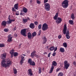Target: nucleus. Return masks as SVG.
<instances>
[{
	"label": "nucleus",
	"instance_id": "1",
	"mask_svg": "<svg viewBox=\"0 0 76 76\" xmlns=\"http://www.w3.org/2000/svg\"><path fill=\"white\" fill-rule=\"evenodd\" d=\"M6 54L5 53H4L3 54L1 55V58L3 59L1 62V65L3 67H9L10 66L11 64V61H7V63H6Z\"/></svg>",
	"mask_w": 76,
	"mask_h": 76
},
{
	"label": "nucleus",
	"instance_id": "2",
	"mask_svg": "<svg viewBox=\"0 0 76 76\" xmlns=\"http://www.w3.org/2000/svg\"><path fill=\"white\" fill-rule=\"evenodd\" d=\"M66 31H67L66 32ZM63 31L64 34H66V38H67V39H69V38H70L69 30H67V26H66V24L64 25Z\"/></svg>",
	"mask_w": 76,
	"mask_h": 76
},
{
	"label": "nucleus",
	"instance_id": "3",
	"mask_svg": "<svg viewBox=\"0 0 76 76\" xmlns=\"http://www.w3.org/2000/svg\"><path fill=\"white\" fill-rule=\"evenodd\" d=\"M69 1L68 0H65L62 3V6L63 8L66 9L69 6Z\"/></svg>",
	"mask_w": 76,
	"mask_h": 76
},
{
	"label": "nucleus",
	"instance_id": "4",
	"mask_svg": "<svg viewBox=\"0 0 76 76\" xmlns=\"http://www.w3.org/2000/svg\"><path fill=\"white\" fill-rule=\"evenodd\" d=\"M52 65L51 66V67L49 72L50 73H51L52 72H53V70H54V66H57V63H56V61H54L52 62Z\"/></svg>",
	"mask_w": 76,
	"mask_h": 76
},
{
	"label": "nucleus",
	"instance_id": "5",
	"mask_svg": "<svg viewBox=\"0 0 76 76\" xmlns=\"http://www.w3.org/2000/svg\"><path fill=\"white\" fill-rule=\"evenodd\" d=\"M45 9L47 11H49L50 10V5L49 4L46 3L45 4Z\"/></svg>",
	"mask_w": 76,
	"mask_h": 76
},
{
	"label": "nucleus",
	"instance_id": "6",
	"mask_svg": "<svg viewBox=\"0 0 76 76\" xmlns=\"http://www.w3.org/2000/svg\"><path fill=\"white\" fill-rule=\"evenodd\" d=\"M48 28V25L46 23L43 24L42 29L43 31H47Z\"/></svg>",
	"mask_w": 76,
	"mask_h": 76
},
{
	"label": "nucleus",
	"instance_id": "7",
	"mask_svg": "<svg viewBox=\"0 0 76 76\" xmlns=\"http://www.w3.org/2000/svg\"><path fill=\"white\" fill-rule=\"evenodd\" d=\"M26 29L24 28L23 29H22L21 31L20 34L23 35L24 37H26Z\"/></svg>",
	"mask_w": 76,
	"mask_h": 76
},
{
	"label": "nucleus",
	"instance_id": "8",
	"mask_svg": "<svg viewBox=\"0 0 76 76\" xmlns=\"http://www.w3.org/2000/svg\"><path fill=\"white\" fill-rule=\"evenodd\" d=\"M26 55L24 54H22L21 56V61H20V63H21V64H22L23 63V61L25 60V57H25Z\"/></svg>",
	"mask_w": 76,
	"mask_h": 76
},
{
	"label": "nucleus",
	"instance_id": "9",
	"mask_svg": "<svg viewBox=\"0 0 76 76\" xmlns=\"http://www.w3.org/2000/svg\"><path fill=\"white\" fill-rule=\"evenodd\" d=\"M55 20H56V22L57 23V24H59V23H60L62 21V19L60 17H58L57 19Z\"/></svg>",
	"mask_w": 76,
	"mask_h": 76
},
{
	"label": "nucleus",
	"instance_id": "10",
	"mask_svg": "<svg viewBox=\"0 0 76 76\" xmlns=\"http://www.w3.org/2000/svg\"><path fill=\"white\" fill-rule=\"evenodd\" d=\"M12 35L11 34H10L8 36V39L7 40L8 42H12V37H11L10 36Z\"/></svg>",
	"mask_w": 76,
	"mask_h": 76
},
{
	"label": "nucleus",
	"instance_id": "11",
	"mask_svg": "<svg viewBox=\"0 0 76 76\" xmlns=\"http://www.w3.org/2000/svg\"><path fill=\"white\" fill-rule=\"evenodd\" d=\"M7 24V22L6 20L3 21L1 23V25L2 26L5 27L6 26Z\"/></svg>",
	"mask_w": 76,
	"mask_h": 76
},
{
	"label": "nucleus",
	"instance_id": "12",
	"mask_svg": "<svg viewBox=\"0 0 76 76\" xmlns=\"http://www.w3.org/2000/svg\"><path fill=\"white\" fill-rule=\"evenodd\" d=\"M28 74L30 76L33 75V73L32 72V69H29L28 70Z\"/></svg>",
	"mask_w": 76,
	"mask_h": 76
},
{
	"label": "nucleus",
	"instance_id": "13",
	"mask_svg": "<svg viewBox=\"0 0 76 76\" xmlns=\"http://www.w3.org/2000/svg\"><path fill=\"white\" fill-rule=\"evenodd\" d=\"M29 26L30 28L34 29L35 28V25L34 23H32L30 24Z\"/></svg>",
	"mask_w": 76,
	"mask_h": 76
},
{
	"label": "nucleus",
	"instance_id": "14",
	"mask_svg": "<svg viewBox=\"0 0 76 76\" xmlns=\"http://www.w3.org/2000/svg\"><path fill=\"white\" fill-rule=\"evenodd\" d=\"M43 43L42 44H46V42L47 41V39L45 37L43 39Z\"/></svg>",
	"mask_w": 76,
	"mask_h": 76
},
{
	"label": "nucleus",
	"instance_id": "15",
	"mask_svg": "<svg viewBox=\"0 0 76 76\" xmlns=\"http://www.w3.org/2000/svg\"><path fill=\"white\" fill-rule=\"evenodd\" d=\"M28 39H31V38H32V34L30 32H28Z\"/></svg>",
	"mask_w": 76,
	"mask_h": 76
},
{
	"label": "nucleus",
	"instance_id": "16",
	"mask_svg": "<svg viewBox=\"0 0 76 76\" xmlns=\"http://www.w3.org/2000/svg\"><path fill=\"white\" fill-rule=\"evenodd\" d=\"M64 67L66 69H67L69 68V67L70 66V64L68 63L67 64H65L64 65Z\"/></svg>",
	"mask_w": 76,
	"mask_h": 76
},
{
	"label": "nucleus",
	"instance_id": "17",
	"mask_svg": "<svg viewBox=\"0 0 76 76\" xmlns=\"http://www.w3.org/2000/svg\"><path fill=\"white\" fill-rule=\"evenodd\" d=\"M59 51L61 52V53H64L65 50L64 48H61L59 49Z\"/></svg>",
	"mask_w": 76,
	"mask_h": 76
},
{
	"label": "nucleus",
	"instance_id": "18",
	"mask_svg": "<svg viewBox=\"0 0 76 76\" xmlns=\"http://www.w3.org/2000/svg\"><path fill=\"white\" fill-rule=\"evenodd\" d=\"M58 12L56 14L55 16L53 17L54 19V20H56L58 18Z\"/></svg>",
	"mask_w": 76,
	"mask_h": 76
},
{
	"label": "nucleus",
	"instance_id": "19",
	"mask_svg": "<svg viewBox=\"0 0 76 76\" xmlns=\"http://www.w3.org/2000/svg\"><path fill=\"white\" fill-rule=\"evenodd\" d=\"M23 11L24 13H27V12H28V9L27 8H26L25 7H24L23 9Z\"/></svg>",
	"mask_w": 76,
	"mask_h": 76
},
{
	"label": "nucleus",
	"instance_id": "20",
	"mask_svg": "<svg viewBox=\"0 0 76 76\" xmlns=\"http://www.w3.org/2000/svg\"><path fill=\"white\" fill-rule=\"evenodd\" d=\"M18 4H16L14 5V7L16 10H18V8H19V7H18Z\"/></svg>",
	"mask_w": 76,
	"mask_h": 76
},
{
	"label": "nucleus",
	"instance_id": "21",
	"mask_svg": "<svg viewBox=\"0 0 76 76\" xmlns=\"http://www.w3.org/2000/svg\"><path fill=\"white\" fill-rule=\"evenodd\" d=\"M8 19L9 20H7V24H8V25H10V23H12L11 22V21L10 20V19L9 18Z\"/></svg>",
	"mask_w": 76,
	"mask_h": 76
},
{
	"label": "nucleus",
	"instance_id": "22",
	"mask_svg": "<svg viewBox=\"0 0 76 76\" xmlns=\"http://www.w3.org/2000/svg\"><path fill=\"white\" fill-rule=\"evenodd\" d=\"M13 70L14 74H17V73H18V71H17L16 69L15 68H13Z\"/></svg>",
	"mask_w": 76,
	"mask_h": 76
},
{
	"label": "nucleus",
	"instance_id": "23",
	"mask_svg": "<svg viewBox=\"0 0 76 76\" xmlns=\"http://www.w3.org/2000/svg\"><path fill=\"white\" fill-rule=\"evenodd\" d=\"M55 49V47L54 46H52L49 48V50L50 51H53Z\"/></svg>",
	"mask_w": 76,
	"mask_h": 76
},
{
	"label": "nucleus",
	"instance_id": "24",
	"mask_svg": "<svg viewBox=\"0 0 76 76\" xmlns=\"http://www.w3.org/2000/svg\"><path fill=\"white\" fill-rule=\"evenodd\" d=\"M30 64V65H31V66L35 65V62L34 61H32Z\"/></svg>",
	"mask_w": 76,
	"mask_h": 76
},
{
	"label": "nucleus",
	"instance_id": "25",
	"mask_svg": "<svg viewBox=\"0 0 76 76\" xmlns=\"http://www.w3.org/2000/svg\"><path fill=\"white\" fill-rule=\"evenodd\" d=\"M37 35V33L35 31L34 32L32 33V36L33 37H35Z\"/></svg>",
	"mask_w": 76,
	"mask_h": 76
},
{
	"label": "nucleus",
	"instance_id": "26",
	"mask_svg": "<svg viewBox=\"0 0 76 76\" xmlns=\"http://www.w3.org/2000/svg\"><path fill=\"white\" fill-rule=\"evenodd\" d=\"M63 46L65 47V48H66L67 47V45L66 42H64L63 43Z\"/></svg>",
	"mask_w": 76,
	"mask_h": 76
},
{
	"label": "nucleus",
	"instance_id": "27",
	"mask_svg": "<svg viewBox=\"0 0 76 76\" xmlns=\"http://www.w3.org/2000/svg\"><path fill=\"white\" fill-rule=\"evenodd\" d=\"M71 18L72 19V20H74L75 19V15H74V14L73 13L72 14L71 16Z\"/></svg>",
	"mask_w": 76,
	"mask_h": 76
},
{
	"label": "nucleus",
	"instance_id": "28",
	"mask_svg": "<svg viewBox=\"0 0 76 76\" xmlns=\"http://www.w3.org/2000/svg\"><path fill=\"white\" fill-rule=\"evenodd\" d=\"M13 54L14 57H16L18 56V53L17 52H14Z\"/></svg>",
	"mask_w": 76,
	"mask_h": 76
},
{
	"label": "nucleus",
	"instance_id": "29",
	"mask_svg": "<svg viewBox=\"0 0 76 76\" xmlns=\"http://www.w3.org/2000/svg\"><path fill=\"white\" fill-rule=\"evenodd\" d=\"M39 74H41V72H42V69L41 67L39 68Z\"/></svg>",
	"mask_w": 76,
	"mask_h": 76
},
{
	"label": "nucleus",
	"instance_id": "30",
	"mask_svg": "<svg viewBox=\"0 0 76 76\" xmlns=\"http://www.w3.org/2000/svg\"><path fill=\"white\" fill-rule=\"evenodd\" d=\"M69 23L70 25H73V20H69Z\"/></svg>",
	"mask_w": 76,
	"mask_h": 76
},
{
	"label": "nucleus",
	"instance_id": "31",
	"mask_svg": "<svg viewBox=\"0 0 76 76\" xmlns=\"http://www.w3.org/2000/svg\"><path fill=\"white\" fill-rule=\"evenodd\" d=\"M14 50L12 49V50H10V53L11 54H14Z\"/></svg>",
	"mask_w": 76,
	"mask_h": 76
},
{
	"label": "nucleus",
	"instance_id": "32",
	"mask_svg": "<svg viewBox=\"0 0 76 76\" xmlns=\"http://www.w3.org/2000/svg\"><path fill=\"white\" fill-rule=\"evenodd\" d=\"M63 72H60L58 75V76H63Z\"/></svg>",
	"mask_w": 76,
	"mask_h": 76
},
{
	"label": "nucleus",
	"instance_id": "33",
	"mask_svg": "<svg viewBox=\"0 0 76 76\" xmlns=\"http://www.w3.org/2000/svg\"><path fill=\"white\" fill-rule=\"evenodd\" d=\"M41 27H42V25H39L38 26V28L39 29H41Z\"/></svg>",
	"mask_w": 76,
	"mask_h": 76
},
{
	"label": "nucleus",
	"instance_id": "34",
	"mask_svg": "<svg viewBox=\"0 0 76 76\" xmlns=\"http://www.w3.org/2000/svg\"><path fill=\"white\" fill-rule=\"evenodd\" d=\"M32 62V59L31 58H29L28 61V63L29 64Z\"/></svg>",
	"mask_w": 76,
	"mask_h": 76
},
{
	"label": "nucleus",
	"instance_id": "35",
	"mask_svg": "<svg viewBox=\"0 0 76 76\" xmlns=\"http://www.w3.org/2000/svg\"><path fill=\"white\" fill-rule=\"evenodd\" d=\"M4 47V44H0V47Z\"/></svg>",
	"mask_w": 76,
	"mask_h": 76
},
{
	"label": "nucleus",
	"instance_id": "36",
	"mask_svg": "<svg viewBox=\"0 0 76 76\" xmlns=\"http://www.w3.org/2000/svg\"><path fill=\"white\" fill-rule=\"evenodd\" d=\"M23 20L25 23H26V22H27V19H23Z\"/></svg>",
	"mask_w": 76,
	"mask_h": 76
},
{
	"label": "nucleus",
	"instance_id": "37",
	"mask_svg": "<svg viewBox=\"0 0 76 76\" xmlns=\"http://www.w3.org/2000/svg\"><path fill=\"white\" fill-rule=\"evenodd\" d=\"M4 32H7L8 31H9V29L7 28H5L4 30Z\"/></svg>",
	"mask_w": 76,
	"mask_h": 76
},
{
	"label": "nucleus",
	"instance_id": "38",
	"mask_svg": "<svg viewBox=\"0 0 76 76\" xmlns=\"http://www.w3.org/2000/svg\"><path fill=\"white\" fill-rule=\"evenodd\" d=\"M36 1L37 3V4H41V2L40 1L38 0H37Z\"/></svg>",
	"mask_w": 76,
	"mask_h": 76
},
{
	"label": "nucleus",
	"instance_id": "39",
	"mask_svg": "<svg viewBox=\"0 0 76 76\" xmlns=\"http://www.w3.org/2000/svg\"><path fill=\"white\" fill-rule=\"evenodd\" d=\"M31 57H34L35 56V54L32 53L31 54Z\"/></svg>",
	"mask_w": 76,
	"mask_h": 76
},
{
	"label": "nucleus",
	"instance_id": "40",
	"mask_svg": "<svg viewBox=\"0 0 76 76\" xmlns=\"http://www.w3.org/2000/svg\"><path fill=\"white\" fill-rule=\"evenodd\" d=\"M52 55L53 57H54V56H55L56 55V53L55 52H54V51Z\"/></svg>",
	"mask_w": 76,
	"mask_h": 76
},
{
	"label": "nucleus",
	"instance_id": "41",
	"mask_svg": "<svg viewBox=\"0 0 76 76\" xmlns=\"http://www.w3.org/2000/svg\"><path fill=\"white\" fill-rule=\"evenodd\" d=\"M68 63V61H67V60L65 61H64V65L65 64H67Z\"/></svg>",
	"mask_w": 76,
	"mask_h": 76
},
{
	"label": "nucleus",
	"instance_id": "42",
	"mask_svg": "<svg viewBox=\"0 0 76 76\" xmlns=\"http://www.w3.org/2000/svg\"><path fill=\"white\" fill-rule=\"evenodd\" d=\"M73 65L75 66L76 67V61H74V62H73Z\"/></svg>",
	"mask_w": 76,
	"mask_h": 76
},
{
	"label": "nucleus",
	"instance_id": "43",
	"mask_svg": "<svg viewBox=\"0 0 76 76\" xmlns=\"http://www.w3.org/2000/svg\"><path fill=\"white\" fill-rule=\"evenodd\" d=\"M34 23L35 25H37L38 24V22L37 21H36L34 22Z\"/></svg>",
	"mask_w": 76,
	"mask_h": 76
},
{
	"label": "nucleus",
	"instance_id": "44",
	"mask_svg": "<svg viewBox=\"0 0 76 76\" xmlns=\"http://www.w3.org/2000/svg\"><path fill=\"white\" fill-rule=\"evenodd\" d=\"M41 30H40L39 32H38V35H41Z\"/></svg>",
	"mask_w": 76,
	"mask_h": 76
},
{
	"label": "nucleus",
	"instance_id": "45",
	"mask_svg": "<svg viewBox=\"0 0 76 76\" xmlns=\"http://www.w3.org/2000/svg\"><path fill=\"white\" fill-rule=\"evenodd\" d=\"M16 29H17V28H16V27H15V28H13L12 30L13 31H16Z\"/></svg>",
	"mask_w": 76,
	"mask_h": 76
},
{
	"label": "nucleus",
	"instance_id": "46",
	"mask_svg": "<svg viewBox=\"0 0 76 76\" xmlns=\"http://www.w3.org/2000/svg\"><path fill=\"white\" fill-rule=\"evenodd\" d=\"M57 50V47H56L55 48V49H54V52H56V51Z\"/></svg>",
	"mask_w": 76,
	"mask_h": 76
},
{
	"label": "nucleus",
	"instance_id": "47",
	"mask_svg": "<svg viewBox=\"0 0 76 76\" xmlns=\"http://www.w3.org/2000/svg\"><path fill=\"white\" fill-rule=\"evenodd\" d=\"M48 0H44V3H47L48 2Z\"/></svg>",
	"mask_w": 76,
	"mask_h": 76
},
{
	"label": "nucleus",
	"instance_id": "48",
	"mask_svg": "<svg viewBox=\"0 0 76 76\" xmlns=\"http://www.w3.org/2000/svg\"><path fill=\"white\" fill-rule=\"evenodd\" d=\"M61 38V35L60 34L58 36V38L59 39H60Z\"/></svg>",
	"mask_w": 76,
	"mask_h": 76
},
{
	"label": "nucleus",
	"instance_id": "49",
	"mask_svg": "<svg viewBox=\"0 0 76 76\" xmlns=\"http://www.w3.org/2000/svg\"><path fill=\"white\" fill-rule=\"evenodd\" d=\"M51 55V53H50L48 55V57H50V56Z\"/></svg>",
	"mask_w": 76,
	"mask_h": 76
},
{
	"label": "nucleus",
	"instance_id": "50",
	"mask_svg": "<svg viewBox=\"0 0 76 76\" xmlns=\"http://www.w3.org/2000/svg\"><path fill=\"white\" fill-rule=\"evenodd\" d=\"M10 20H11V23L12 22H14V21H15V20H12L10 19Z\"/></svg>",
	"mask_w": 76,
	"mask_h": 76
},
{
	"label": "nucleus",
	"instance_id": "51",
	"mask_svg": "<svg viewBox=\"0 0 76 76\" xmlns=\"http://www.w3.org/2000/svg\"><path fill=\"white\" fill-rule=\"evenodd\" d=\"M34 56H35L36 57H37V58H38V55H37L35 54Z\"/></svg>",
	"mask_w": 76,
	"mask_h": 76
},
{
	"label": "nucleus",
	"instance_id": "52",
	"mask_svg": "<svg viewBox=\"0 0 76 76\" xmlns=\"http://www.w3.org/2000/svg\"><path fill=\"white\" fill-rule=\"evenodd\" d=\"M12 11H13V12H16V10H15V9H14V8L13 7L12 8Z\"/></svg>",
	"mask_w": 76,
	"mask_h": 76
},
{
	"label": "nucleus",
	"instance_id": "53",
	"mask_svg": "<svg viewBox=\"0 0 76 76\" xmlns=\"http://www.w3.org/2000/svg\"><path fill=\"white\" fill-rule=\"evenodd\" d=\"M35 53H36V51L35 50H34V51L32 52V53H33V54H34Z\"/></svg>",
	"mask_w": 76,
	"mask_h": 76
},
{
	"label": "nucleus",
	"instance_id": "54",
	"mask_svg": "<svg viewBox=\"0 0 76 76\" xmlns=\"http://www.w3.org/2000/svg\"><path fill=\"white\" fill-rule=\"evenodd\" d=\"M15 14V15H17V16H18V15H19V13H16Z\"/></svg>",
	"mask_w": 76,
	"mask_h": 76
},
{
	"label": "nucleus",
	"instance_id": "55",
	"mask_svg": "<svg viewBox=\"0 0 76 76\" xmlns=\"http://www.w3.org/2000/svg\"><path fill=\"white\" fill-rule=\"evenodd\" d=\"M59 70H60V69H56V72H58V71H59Z\"/></svg>",
	"mask_w": 76,
	"mask_h": 76
},
{
	"label": "nucleus",
	"instance_id": "56",
	"mask_svg": "<svg viewBox=\"0 0 76 76\" xmlns=\"http://www.w3.org/2000/svg\"><path fill=\"white\" fill-rule=\"evenodd\" d=\"M11 58H12V57H13V54H11Z\"/></svg>",
	"mask_w": 76,
	"mask_h": 76
},
{
	"label": "nucleus",
	"instance_id": "57",
	"mask_svg": "<svg viewBox=\"0 0 76 76\" xmlns=\"http://www.w3.org/2000/svg\"><path fill=\"white\" fill-rule=\"evenodd\" d=\"M30 3H31L32 2V0H31L30 1Z\"/></svg>",
	"mask_w": 76,
	"mask_h": 76
},
{
	"label": "nucleus",
	"instance_id": "58",
	"mask_svg": "<svg viewBox=\"0 0 76 76\" xmlns=\"http://www.w3.org/2000/svg\"><path fill=\"white\" fill-rule=\"evenodd\" d=\"M20 15L22 16H23V13H22V12H20Z\"/></svg>",
	"mask_w": 76,
	"mask_h": 76
},
{
	"label": "nucleus",
	"instance_id": "59",
	"mask_svg": "<svg viewBox=\"0 0 76 76\" xmlns=\"http://www.w3.org/2000/svg\"><path fill=\"white\" fill-rule=\"evenodd\" d=\"M15 37H17L18 35L17 34H15Z\"/></svg>",
	"mask_w": 76,
	"mask_h": 76
},
{
	"label": "nucleus",
	"instance_id": "60",
	"mask_svg": "<svg viewBox=\"0 0 76 76\" xmlns=\"http://www.w3.org/2000/svg\"><path fill=\"white\" fill-rule=\"evenodd\" d=\"M1 13V11L0 10V14Z\"/></svg>",
	"mask_w": 76,
	"mask_h": 76
},
{
	"label": "nucleus",
	"instance_id": "61",
	"mask_svg": "<svg viewBox=\"0 0 76 76\" xmlns=\"http://www.w3.org/2000/svg\"><path fill=\"white\" fill-rule=\"evenodd\" d=\"M27 19H28V20H30L29 18H27Z\"/></svg>",
	"mask_w": 76,
	"mask_h": 76
},
{
	"label": "nucleus",
	"instance_id": "62",
	"mask_svg": "<svg viewBox=\"0 0 76 76\" xmlns=\"http://www.w3.org/2000/svg\"><path fill=\"white\" fill-rule=\"evenodd\" d=\"M47 54V53L45 52V53H44V54Z\"/></svg>",
	"mask_w": 76,
	"mask_h": 76
},
{
	"label": "nucleus",
	"instance_id": "63",
	"mask_svg": "<svg viewBox=\"0 0 76 76\" xmlns=\"http://www.w3.org/2000/svg\"><path fill=\"white\" fill-rule=\"evenodd\" d=\"M75 76H76V75H75Z\"/></svg>",
	"mask_w": 76,
	"mask_h": 76
},
{
	"label": "nucleus",
	"instance_id": "64",
	"mask_svg": "<svg viewBox=\"0 0 76 76\" xmlns=\"http://www.w3.org/2000/svg\"><path fill=\"white\" fill-rule=\"evenodd\" d=\"M75 57H76V56H75Z\"/></svg>",
	"mask_w": 76,
	"mask_h": 76
}]
</instances>
